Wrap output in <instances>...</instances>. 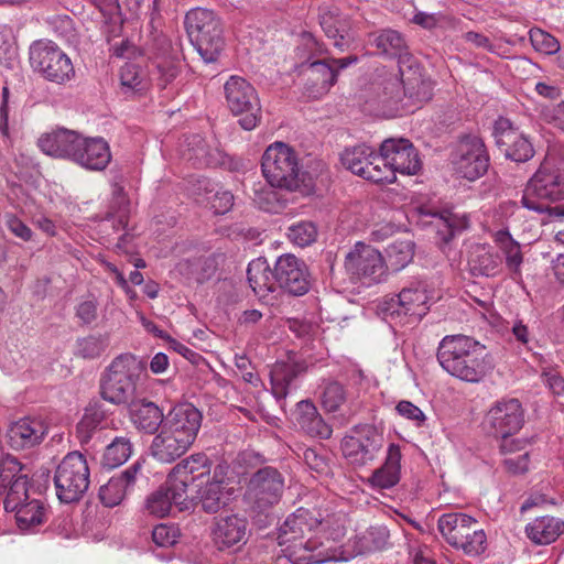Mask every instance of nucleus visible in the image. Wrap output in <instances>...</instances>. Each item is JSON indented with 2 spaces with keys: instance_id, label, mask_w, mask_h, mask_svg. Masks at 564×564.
Segmentation results:
<instances>
[{
  "instance_id": "obj_40",
  "label": "nucleus",
  "mask_w": 564,
  "mask_h": 564,
  "mask_svg": "<svg viewBox=\"0 0 564 564\" xmlns=\"http://www.w3.org/2000/svg\"><path fill=\"white\" fill-rule=\"evenodd\" d=\"M107 411L100 402H91L85 409V413L76 426L77 437L80 443H88L91 434L97 429H102V423L106 420Z\"/></svg>"
},
{
  "instance_id": "obj_64",
  "label": "nucleus",
  "mask_w": 564,
  "mask_h": 564,
  "mask_svg": "<svg viewBox=\"0 0 564 564\" xmlns=\"http://www.w3.org/2000/svg\"><path fill=\"white\" fill-rule=\"evenodd\" d=\"M6 225L11 234L22 239L23 241H30L32 238V230L28 227L20 218L13 214H7L4 216Z\"/></svg>"
},
{
  "instance_id": "obj_25",
  "label": "nucleus",
  "mask_w": 564,
  "mask_h": 564,
  "mask_svg": "<svg viewBox=\"0 0 564 564\" xmlns=\"http://www.w3.org/2000/svg\"><path fill=\"white\" fill-rule=\"evenodd\" d=\"M203 414L192 403H178L165 414L163 426L191 445L200 429Z\"/></svg>"
},
{
  "instance_id": "obj_31",
  "label": "nucleus",
  "mask_w": 564,
  "mask_h": 564,
  "mask_svg": "<svg viewBox=\"0 0 564 564\" xmlns=\"http://www.w3.org/2000/svg\"><path fill=\"white\" fill-rule=\"evenodd\" d=\"M191 447L182 437L162 426L150 446L151 455L161 463H173Z\"/></svg>"
},
{
  "instance_id": "obj_45",
  "label": "nucleus",
  "mask_w": 564,
  "mask_h": 564,
  "mask_svg": "<svg viewBox=\"0 0 564 564\" xmlns=\"http://www.w3.org/2000/svg\"><path fill=\"white\" fill-rule=\"evenodd\" d=\"M346 401V391L338 382H329L325 386L322 395V405L327 413H334V419L339 425L345 423L344 414L341 412L343 405Z\"/></svg>"
},
{
  "instance_id": "obj_30",
  "label": "nucleus",
  "mask_w": 564,
  "mask_h": 564,
  "mask_svg": "<svg viewBox=\"0 0 564 564\" xmlns=\"http://www.w3.org/2000/svg\"><path fill=\"white\" fill-rule=\"evenodd\" d=\"M131 422L137 430L154 434L165 423V414L152 401L147 399L134 400L128 404Z\"/></svg>"
},
{
  "instance_id": "obj_2",
  "label": "nucleus",
  "mask_w": 564,
  "mask_h": 564,
  "mask_svg": "<svg viewBox=\"0 0 564 564\" xmlns=\"http://www.w3.org/2000/svg\"><path fill=\"white\" fill-rule=\"evenodd\" d=\"M437 360L451 376L479 383L495 369L494 358L486 346L466 335H447L437 348Z\"/></svg>"
},
{
  "instance_id": "obj_63",
  "label": "nucleus",
  "mask_w": 564,
  "mask_h": 564,
  "mask_svg": "<svg viewBox=\"0 0 564 564\" xmlns=\"http://www.w3.org/2000/svg\"><path fill=\"white\" fill-rule=\"evenodd\" d=\"M76 317L82 321L84 325H90L98 317V302L95 299H90L79 303L76 307Z\"/></svg>"
},
{
  "instance_id": "obj_38",
  "label": "nucleus",
  "mask_w": 564,
  "mask_h": 564,
  "mask_svg": "<svg viewBox=\"0 0 564 564\" xmlns=\"http://www.w3.org/2000/svg\"><path fill=\"white\" fill-rule=\"evenodd\" d=\"M468 265L475 275L495 276L500 272L501 258L485 246H476L468 258Z\"/></svg>"
},
{
  "instance_id": "obj_46",
  "label": "nucleus",
  "mask_w": 564,
  "mask_h": 564,
  "mask_svg": "<svg viewBox=\"0 0 564 564\" xmlns=\"http://www.w3.org/2000/svg\"><path fill=\"white\" fill-rule=\"evenodd\" d=\"M372 155V148L366 144H359L352 148H347L340 155L343 165L354 174L362 177L366 167L369 166V161Z\"/></svg>"
},
{
  "instance_id": "obj_51",
  "label": "nucleus",
  "mask_w": 564,
  "mask_h": 564,
  "mask_svg": "<svg viewBox=\"0 0 564 564\" xmlns=\"http://www.w3.org/2000/svg\"><path fill=\"white\" fill-rule=\"evenodd\" d=\"M435 219L437 231L443 236L442 239L445 242L468 227V218L465 215L459 216L449 210H444Z\"/></svg>"
},
{
  "instance_id": "obj_1",
  "label": "nucleus",
  "mask_w": 564,
  "mask_h": 564,
  "mask_svg": "<svg viewBox=\"0 0 564 564\" xmlns=\"http://www.w3.org/2000/svg\"><path fill=\"white\" fill-rule=\"evenodd\" d=\"M299 147L296 151L283 141L271 143L262 154L261 171L272 188L308 196L316 189L317 145L311 140Z\"/></svg>"
},
{
  "instance_id": "obj_3",
  "label": "nucleus",
  "mask_w": 564,
  "mask_h": 564,
  "mask_svg": "<svg viewBox=\"0 0 564 564\" xmlns=\"http://www.w3.org/2000/svg\"><path fill=\"white\" fill-rule=\"evenodd\" d=\"M147 371V361L132 354L117 356L100 379V395L115 405H128L135 400L137 383Z\"/></svg>"
},
{
  "instance_id": "obj_33",
  "label": "nucleus",
  "mask_w": 564,
  "mask_h": 564,
  "mask_svg": "<svg viewBox=\"0 0 564 564\" xmlns=\"http://www.w3.org/2000/svg\"><path fill=\"white\" fill-rule=\"evenodd\" d=\"M175 506L178 511H185L191 508L189 498L187 500H176V494L172 484H169V478L165 484L160 486L147 499L148 511L159 518L167 516Z\"/></svg>"
},
{
  "instance_id": "obj_5",
  "label": "nucleus",
  "mask_w": 564,
  "mask_h": 564,
  "mask_svg": "<svg viewBox=\"0 0 564 564\" xmlns=\"http://www.w3.org/2000/svg\"><path fill=\"white\" fill-rule=\"evenodd\" d=\"M184 24L204 63H216L225 46L223 23L216 13L204 8L192 9L186 13Z\"/></svg>"
},
{
  "instance_id": "obj_50",
  "label": "nucleus",
  "mask_w": 564,
  "mask_h": 564,
  "mask_svg": "<svg viewBox=\"0 0 564 564\" xmlns=\"http://www.w3.org/2000/svg\"><path fill=\"white\" fill-rule=\"evenodd\" d=\"M132 452L130 440L123 436L116 437L106 448L101 464L104 467L116 468L130 457Z\"/></svg>"
},
{
  "instance_id": "obj_29",
  "label": "nucleus",
  "mask_w": 564,
  "mask_h": 564,
  "mask_svg": "<svg viewBox=\"0 0 564 564\" xmlns=\"http://www.w3.org/2000/svg\"><path fill=\"white\" fill-rule=\"evenodd\" d=\"M248 521L243 516L228 514L215 518L213 539L219 550L246 542Z\"/></svg>"
},
{
  "instance_id": "obj_32",
  "label": "nucleus",
  "mask_w": 564,
  "mask_h": 564,
  "mask_svg": "<svg viewBox=\"0 0 564 564\" xmlns=\"http://www.w3.org/2000/svg\"><path fill=\"white\" fill-rule=\"evenodd\" d=\"M111 160L109 144L100 137L84 138L75 163L87 170L102 171Z\"/></svg>"
},
{
  "instance_id": "obj_10",
  "label": "nucleus",
  "mask_w": 564,
  "mask_h": 564,
  "mask_svg": "<svg viewBox=\"0 0 564 564\" xmlns=\"http://www.w3.org/2000/svg\"><path fill=\"white\" fill-rule=\"evenodd\" d=\"M455 174L468 181L481 177L489 167V154L484 141L476 135H465L449 156Z\"/></svg>"
},
{
  "instance_id": "obj_35",
  "label": "nucleus",
  "mask_w": 564,
  "mask_h": 564,
  "mask_svg": "<svg viewBox=\"0 0 564 564\" xmlns=\"http://www.w3.org/2000/svg\"><path fill=\"white\" fill-rule=\"evenodd\" d=\"M564 531V522L554 517H540L525 527L528 538L535 544H550Z\"/></svg>"
},
{
  "instance_id": "obj_9",
  "label": "nucleus",
  "mask_w": 564,
  "mask_h": 564,
  "mask_svg": "<svg viewBox=\"0 0 564 564\" xmlns=\"http://www.w3.org/2000/svg\"><path fill=\"white\" fill-rule=\"evenodd\" d=\"M141 53L150 61V74L155 77L161 88L176 78L178 51L164 33L152 30L141 47Z\"/></svg>"
},
{
  "instance_id": "obj_36",
  "label": "nucleus",
  "mask_w": 564,
  "mask_h": 564,
  "mask_svg": "<svg viewBox=\"0 0 564 564\" xmlns=\"http://www.w3.org/2000/svg\"><path fill=\"white\" fill-rule=\"evenodd\" d=\"M8 512H14L17 525L21 531L33 530L46 521V507L40 499H29L18 508L9 509Z\"/></svg>"
},
{
  "instance_id": "obj_14",
  "label": "nucleus",
  "mask_w": 564,
  "mask_h": 564,
  "mask_svg": "<svg viewBox=\"0 0 564 564\" xmlns=\"http://www.w3.org/2000/svg\"><path fill=\"white\" fill-rule=\"evenodd\" d=\"M183 158L194 167H223L228 171L239 169V163L217 144H209L200 134H191L185 139Z\"/></svg>"
},
{
  "instance_id": "obj_18",
  "label": "nucleus",
  "mask_w": 564,
  "mask_h": 564,
  "mask_svg": "<svg viewBox=\"0 0 564 564\" xmlns=\"http://www.w3.org/2000/svg\"><path fill=\"white\" fill-rule=\"evenodd\" d=\"M486 425L496 437L507 438L516 434L524 423V412L517 399L496 402L488 411Z\"/></svg>"
},
{
  "instance_id": "obj_54",
  "label": "nucleus",
  "mask_w": 564,
  "mask_h": 564,
  "mask_svg": "<svg viewBox=\"0 0 564 564\" xmlns=\"http://www.w3.org/2000/svg\"><path fill=\"white\" fill-rule=\"evenodd\" d=\"M316 46L317 41L314 35L304 32L302 34L301 44L296 48V56L301 61L296 66V70L300 75L304 74L306 70H313L317 65V59L315 58Z\"/></svg>"
},
{
  "instance_id": "obj_16",
  "label": "nucleus",
  "mask_w": 564,
  "mask_h": 564,
  "mask_svg": "<svg viewBox=\"0 0 564 564\" xmlns=\"http://www.w3.org/2000/svg\"><path fill=\"white\" fill-rule=\"evenodd\" d=\"M427 303L429 297L424 290L410 288L387 300L383 310L388 316L399 319L401 324H414L429 312Z\"/></svg>"
},
{
  "instance_id": "obj_17",
  "label": "nucleus",
  "mask_w": 564,
  "mask_h": 564,
  "mask_svg": "<svg viewBox=\"0 0 564 564\" xmlns=\"http://www.w3.org/2000/svg\"><path fill=\"white\" fill-rule=\"evenodd\" d=\"M382 443V435L373 426L365 425L344 437L341 451L351 464L361 466L376 458Z\"/></svg>"
},
{
  "instance_id": "obj_56",
  "label": "nucleus",
  "mask_w": 564,
  "mask_h": 564,
  "mask_svg": "<svg viewBox=\"0 0 564 564\" xmlns=\"http://www.w3.org/2000/svg\"><path fill=\"white\" fill-rule=\"evenodd\" d=\"M289 238L300 247L313 243L317 237V227L313 221H301L289 228Z\"/></svg>"
},
{
  "instance_id": "obj_59",
  "label": "nucleus",
  "mask_w": 564,
  "mask_h": 564,
  "mask_svg": "<svg viewBox=\"0 0 564 564\" xmlns=\"http://www.w3.org/2000/svg\"><path fill=\"white\" fill-rule=\"evenodd\" d=\"M208 202L215 214L224 215L234 206V195L227 189L219 188L208 196Z\"/></svg>"
},
{
  "instance_id": "obj_6",
  "label": "nucleus",
  "mask_w": 564,
  "mask_h": 564,
  "mask_svg": "<svg viewBox=\"0 0 564 564\" xmlns=\"http://www.w3.org/2000/svg\"><path fill=\"white\" fill-rule=\"evenodd\" d=\"M437 529L452 547L468 556H478L487 549V535L479 522L463 512L444 513L438 518Z\"/></svg>"
},
{
  "instance_id": "obj_53",
  "label": "nucleus",
  "mask_w": 564,
  "mask_h": 564,
  "mask_svg": "<svg viewBox=\"0 0 564 564\" xmlns=\"http://www.w3.org/2000/svg\"><path fill=\"white\" fill-rule=\"evenodd\" d=\"M295 424L307 435H317V408L311 400L300 401L295 410Z\"/></svg>"
},
{
  "instance_id": "obj_61",
  "label": "nucleus",
  "mask_w": 564,
  "mask_h": 564,
  "mask_svg": "<svg viewBox=\"0 0 564 564\" xmlns=\"http://www.w3.org/2000/svg\"><path fill=\"white\" fill-rule=\"evenodd\" d=\"M395 410L402 417L413 421L417 427L423 426L425 423L426 416L423 411L410 401H400Z\"/></svg>"
},
{
  "instance_id": "obj_22",
  "label": "nucleus",
  "mask_w": 564,
  "mask_h": 564,
  "mask_svg": "<svg viewBox=\"0 0 564 564\" xmlns=\"http://www.w3.org/2000/svg\"><path fill=\"white\" fill-rule=\"evenodd\" d=\"M84 137L75 130L58 128L42 134L37 140L39 148L47 155L76 161Z\"/></svg>"
},
{
  "instance_id": "obj_49",
  "label": "nucleus",
  "mask_w": 564,
  "mask_h": 564,
  "mask_svg": "<svg viewBox=\"0 0 564 564\" xmlns=\"http://www.w3.org/2000/svg\"><path fill=\"white\" fill-rule=\"evenodd\" d=\"M369 161V166L366 167L365 174L362 178L373 182V183H393L397 180V176L393 174V170H391L388 164L383 151L380 150L377 153L372 149V155Z\"/></svg>"
},
{
  "instance_id": "obj_58",
  "label": "nucleus",
  "mask_w": 564,
  "mask_h": 564,
  "mask_svg": "<svg viewBox=\"0 0 564 564\" xmlns=\"http://www.w3.org/2000/svg\"><path fill=\"white\" fill-rule=\"evenodd\" d=\"M106 347V337L101 335H89L77 340V355L83 358H97Z\"/></svg>"
},
{
  "instance_id": "obj_13",
  "label": "nucleus",
  "mask_w": 564,
  "mask_h": 564,
  "mask_svg": "<svg viewBox=\"0 0 564 564\" xmlns=\"http://www.w3.org/2000/svg\"><path fill=\"white\" fill-rule=\"evenodd\" d=\"M284 491V476L272 466L254 471L247 485L246 495L254 509L270 510L276 505Z\"/></svg>"
},
{
  "instance_id": "obj_41",
  "label": "nucleus",
  "mask_w": 564,
  "mask_h": 564,
  "mask_svg": "<svg viewBox=\"0 0 564 564\" xmlns=\"http://www.w3.org/2000/svg\"><path fill=\"white\" fill-rule=\"evenodd\" d=\"M149 77L155 79L135 63H126L120 69V83L124 94H140L148 88Z\"/></svg>"
},
{
  "instance_id": "obj_48",
  "label": "nucleus",
  "mask_w": 564,
  "mask_h": 564,
  "mask_svg": "<svg viewBox=\"0 0 564 564\" xmlns=\"http://www.w3.org/2000/svg\"><path fill=\"white\" fill-rule=\"evenodd\" d=\"M387 252V269L400 271L405 268L413 259L414 243L411 240L394 241L386 250Z\"/></svg>"
},
{
  "instance_id": "obj_42",
  "label": "nucleus",
  "mask_w": 564,
  "mask_h": 564,
  "mask_svg": "<svg viewBox=\"0 0 564 564\" xmlns=\"http://www.w3.org/2000/svg\"><path fill=\"white\" fill-rule=\"evenodd\" d=\"M494 241L499 250L505 254L506 265L510 272L520 274V267L523 261L520 245L511 237L507 230H498L494 235Z\"/></svg>"
},
{
  "instance_id": "obj_47",
  "label": "nucleus",
  "mask_w": 564,
  "mask_h": 564,
  "mask_svg": "<svg viewBox=\"0 0 564 564\" xmlns=\"http://www.w3.org/2000/svg\"><path fill=\"white\" fill-rule=\"evenodd\" d=\"M346 535V516L343 513L328 516L319 520V546L326 542L338 544Z\"/></svg>"
},
{
  "instance_id": "obj_34",
  "label": "nucleus",
  "mask_w": 564,
  "mask_h": 564,
  "mask_svg": "<svg viewBox=\"0 0 564 564\" xmlns=\"http://www.w3.org/2000/svg\"><path fill=\"white\" fill-rule=\"evenodd\" d=\"M247 279L250 288L258 295L273 293L278 289L275 281V268L271 270L264 258L252 260L247 269Z\"/></svg>"
},
{
  "instance_id": "obj_62",
  "label": "nucleus",
  "mask_w": 564,
  "mask_h": 564,
  "mask_svg": "<svg viewBox=\"0 0 564 564\" xmlns=\"http://www.w3.org/2000/svg\"><path fill=\"white\" fill-rule=\"evenodd\" d=\"M306 370V367L302 364H281L276 365L272 372L275 375L276 380H284L289 386L292 381L302 372Z\"/></svg>"
},
{
  "instance_id": "obj_12",
  "label": "nucleus",
  "mask_w": 564,
  "mask_h": 564,
  "mask_svg": "<svg viewBox=\"0 0 564 564\" xmlns=\"http://www.w3.org/2000/svg\"><path fill=\"white\" fill-rule=\"evenodd\" d=\"M345 268L354 282L368 286L381 282L387 272L382 254L362 242L356 243L354 250L348 253Z\"/></svg>"
},
{
  "instance_id": "obj_52",
  "label": "nucleus",
  "mask_w": 564,
  "mask_h": 564,
  "mask_svg": "<svg viewBox=\"0 0 564 564\" xmlns=\"http://www.w3.org/2000/svg\"><path fill=\"white\" fill-rule=\"evenodd\" d=\"M289 330L305 346H312L317 333V323L314 315L310 317H291L285 321Z\"/></svg>"
},
{
  "instance_id": "obj_7",
  "label": "nucleus",
  "mask_w": 564,
  "mask_h": 564,
  "mask_svg": "<svg viewBox=\"0 0 564 564\" xmlns=\"http://www.w3.org/2000/svg\"><path fill=\"white\" fill-rule=\"evenodd\" d=\"M89 467L80 452L68 453L54 473L56 496L63 503L78 502L89 488Z\"/></svg>"
},
{
  "instance_id": "obj_43",
  "label": "nucleus",
  "mask_w": 564,
  "mask_h": 564,
  "mask_svg": "<svg viewBox=\"0 0 564 564\" xmlns=\"http://www.w3.org/2000/svg\"><path fill=\"white\" fill-rule=\"evenodd\" d=\"M356 62V56L319 59V95L322 93H328L336 84L340 69H344Z\"/></svg>"
},
{
  "instance_id": "obj_4",
  "label": "nucleus",
  "mask_w": 564,
  "mask_h": 564,
  "mask_svg": "<svg viewBox=\"0 0 564 564\" xmlns=\"http://www.w3.org/2000/svg\"><path fill=\"white\" fill-rule=\"evenodd\" d=\"M562 199H564V169L543 164L528 182L521 203L527 209L539 214L564 216V207L550 206L551 202Z\"/></svg>"
},
{
  "instance_id": "obj_39",
  "label": "nucleus",
  "mask_w": 564,
  "mask_h": 564,
  "mask_svg": "<svg viewBox=\"0 0 564 564\" xmlns=\"http://www.w3.org/2000/svg\"><path fill=\"white\" fill-rule=\"evenodd\" d=\"M319 25L323 28L326 36L333 41V45L343 50L347 45V33L349 29L348 20L339 14L337 8L324 13Z\"/></svg>"
},
{
  "instance_id": "obj_24",
  "label": "nucleus",
  "mask_w": 564,
  "mask_h": 564,
  "mask_svg": "<svg viewBox=\"0 0 564 564\" xmlns=\"http://www.w3.org/2000/svg\"><path fill=\"white\" fill-rule=\"evenodd\" d=\"M380 150L383 151L394 175H414L421 169L419 153L408 139H387L381 143Z\"/></svg>"
},
{
  "instance_id": "obj_28",
  "label": "nucleus",
  "mask_w": 564,
  "mask_h": 564,
  "mask_svg": "<svg viewBox=\"0 0 564 564\" xmlns=\"http://www.w3.org/2000/svg\"><path fill=\"white\" fill-rule=\"evenodd\" d=\"M371 89L376 94L372 102L383 112L390 115L399 111L398 105L408 94L405 85L398 74L386 75L380 82L372 83Z\"/></svg>"
},
{
  "instance_id": "obj_27",
  "label": "nucleus",
  "mask_w": 564,
  "mask_h": 564,
  "mask_svg": "<svg viewBox=\"0 0 564 564\" xmlns=\"http://www.w3.org/2000/svg\"><path fill=\"white\" fill-rule=\"evenodd\" d=\"M143 463L137 460L118 476L111 477L108 482L100 487L99 499L106 507L118 506L124 498L127 491L135 484L139 476H142Z\"/></svg>"
},
{
  "instance_id": "obj_60",
  "label": "nucleus",
  "mask_w": 564,
  "mask_h": 564,
  "mask_svg": "<svg viewBox=\"0 0 564 564\" xmlns=\"http://www.w3.org/2000/svg\"><path fill=\"white\" fill-rule=\"evenodd\" d=\"M52 25L54 31L62 39L66 40L68 43L77 42V33L74 26V21L68 15H58L52 20Z\"/></svg>"
},
{
  "instance_id": "obj_20",
  "label": "nucleus",
  "mask_w": 564,
  "mask_h": 564,
  "mask_svg": "<svg viewBox=\"0 0 564 564\" xmlns=\"http://www.w3.org/2000/svg\"><path fill=\"white\" fill-rule=\"evenodd\" d=\"M310 274L306 264L295 256L286 253L275 262V281L279 289L295 295H304L310 290Z\"/></svg>"
},
{
  "instance_id": "obj_21",
  "label": "nucleus",
  "mask_w": 564,
  "mask_h": 564,
  "mask_svg": "<svg viewBox=\"0 0 564 564\" xmlns=\"http://www.w3.org/2000/svg\"><path fill=\"white\" fill-rule=\"evenodd\" d=\"M48 432L45 420L37 416H25L9 425L6 437L15 451L30 449L40 445Z\"/></svg>"
},
{
  "instance_id": "obj_26",
  "label": "nucleus",
  "mask_w": 564,
  "mask_h": 564,
  "mask_svg": "<svg viewBox=\"0 0 564 564\" xmlns=\"http://www.w3.org/2000/svg\"><path fill=\"white\" fill-rule=\"evenodd\" d=\"M234 488L221 481H205L196 487L195 495L189 497L191 507L195 503L208 514H215L229 506Z\"/></svg>"
},
{
  "instance_id": "obj_37",
  "label": "nucleus",
  "mask_w": 564,
  "mask_h": 564,
  "mask_svg": "<svg viewBox=\"0 0 564 564\" xmlns=\"http://www.w3.org/2000/svg\"><path fill=\"white\" fill-rule=\"evenodd\" d=\"M401 451L395 444H390L383 466L377 469L371 481L382 489L391 488L400 480Z\"/></svg>"
},
{
  "instance_id": "obj_11",
  "label": "nucleus",
  "mask_w": 564,
  "mask_h": 564,
  "mask_svg": "<svg viewBox=\"0 0 564 564\" xmlns=\"http://www.w3.org/2000/svg\"><path fill=\"white\" fill-rule=\"evenodd\" d=\"M227 106L235 116H241L239 124L252 130L259 122L261 109L256 89L243 78L231 76L224 86Z\"/></svg>"
},
{
  "instance_id": "obj_19",
  "label": "nucleus",
  "mask_w": 564,
  "mask_h": 564,
  "mask_svg": "<svg viewBox=\"0 0 564 564\" xmlns=\"http://www.w3.org/2000/svg\"><path fill=\"white\" fill-rule=\"evenodd\" d=\"M494 135L498 148L512 161L525 162L534 154L531 142L507 118L496 120Z\"/></svg>"
},
{
  "instance_id": "obj_8",
  "label": "nucleus",
  "mask_w": 564,
  "mask_h": 564,
  "mask_svg": "<svg viewBox=\"0 0 564 564\" xmlns=\"http://www.w3.org/2000/svg\"><path fill=\"white\" fill-rule=\"evenodd\" d=\"M29 59L32 68L50 82L64 84L75 76L70 58L52 41L33 42Z\"/></svg>"
},
{
  "instance_id": "obj_44",
  "label": "nucleus",
  "mask_w": 564,
  "mask_h": 564,
  "mask_svg": "<svg viewBox=\"0 0 564 564\" xmlns=\"http://www.w3.org/2000/svg\"><path fill=\"white\" fill-rule=\"evenodd\" d=\"M373 44L380 52V54L387 57H402L408 46L402 34L394 30H382L380 33L375 35Z\"/></svg>"
},
{
  "instance_id": "obj_23",
  "label": "nucleus",
  "mask_w": 564,
  "mask_h": 564,
  "mask_svg": "<svg viewBox=\"0 0 564 564\" xmlns=\"http://www.w3.org/2000/svg\"><path fill=\"white\" fill-rule=\"evenodd\" d=\"M23 465L18 459H10L4 466V474L0 478V496L6 495L4 509H15L20 503L31 499L29 495L30 481L23 474Z\"/></svg>"
},
{
  "instance_id": "obj_15",
  "label": "nucleus",
  "mask_w": 564,
  "mask_h": 564,
  "mask_svg": "<svg viewBox=\"0 0 564 564\" xmlns=\"http://www.w3.org/2000/svg\"><path fill=\"white\" fill-rule=\"evenodd\" d=\"M212 474V462L204 454L192 455L181 460L169 474V484H172L176 494V500H187V487L189 484L198 487L204 484Z\"/></svg>"
},
{
  "instance_id": "obj_57",
  "label": "nucleus",
  "mask_w": 564,
  "mask_h": 564,
  "mask_svg": "<svg viewBox=\"0 0 564 564\" xmlns=\"http://www.w3.org/2000/svg\"><path fill=\"white\" fill-rule=\"evenodd\" d=\"M530 42L533 48L543 54H555L560 50V42L550 33L533 28L529 31Z\"/></svg>"
},
{
  "instance_id": "obj_55",
  "label": "nucleus",
  "mask_w": 564,
  "mask_h": 564,
  "mask_svg": "<svg viewBox=\"0 0 564 564\" xmlns=\"http://www.w3.org/2000/svg\"><path fill=\"white\" fill-rule=\"evenodd\" d=\"M274 189L270 186L268 189L256 192L253 200L260 209L267 213L279 214L285 208L286 199L282 198Z\"/></svg>"
}]
</instances>
